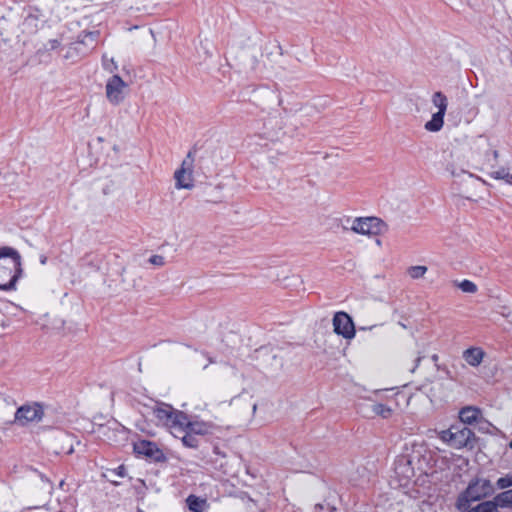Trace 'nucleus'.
Returning a JSON list of instances; mask_svg holds the SVG:
<instances>
[{
    "label": "nucleus",
    "mask_w": 512,
    "mask_h": 512,
    "mask_svg": "<svg viewBox=\"0 0 512 512\" xmlns=\"http://www.w3.org/2000/svg\"><path fill=\"white\" fill-rule=\"evenodd\" d=\"M421 360L422 356L420 353H405L400 357L399 366L402 370L414 373L418 368Z\"/></svg>",
    "instance_id": "obj_13"
},
{
    "label": "nucleus",
    "mask_w": 512,
    "mask_h": 512,
    "mask_svg": "<svg viewBox=\"0 0 512 512\" xmlns=\"http://www.w3.org/2000/svg\"><path fill=\"white\" fill-rule=\"evenodd\" d=\"M376 244H377L378 246H381V240H380V239H377V240H376Z\"/></svg>",
    "instance_id": "obj_35"
},
{
    "label": "nucleus",
    "mask_w": 512,
    "mask_h": 512,
    "mask_svg": "<svg viewBox=\"0 0 512 512\" xmlns=\"http://www.w3.org/2000/svg\"><path fill=\"white\" fill-rule=\"evenodd\" d=\"M259 52H260V48L256 44H254L252 47V53H251L253 58H256V56L259 54Z\"/></svg>",
    "instance_id": "obj_30"
},
{
    "label": "nucleus",
    "mask_w": 512,
    "mask_h": 512,
    "mask_svg": "<svg viewBox=\"0 0 512 512\" xmlns=\"http://www.w3.org/2000/svg\"><path fill=\"white\" fill-rule=\"evenodd\" d=\"M111 65H113L114 68H116V66L114 65V60L113 59H111Z\"/></svg>",
    "instance_id": "obj_36"
},
{
    "label": "nucleus",
    "mask_w": 512,
    "mask_h": 512,
    "mask_svg": "<svg viewBox=\"0 0 512 512\" xmlns=\"http://www.w3.org/2000/svg\"><path fill=\"white\" fill-rule=\"evenodd\" d=\"M105 68H106V69H108V70H110V71H112V68H111V67H110V65H108V64H105Z\"/></svg>",
    "instance_id": "obj_34"
},
{
    "label": "nucleus",
    "mask_w": 512,
    "mask_h": 512,
    "mask_svg": "<svg viewBox=\"0 0 512 512\" xmlns=\"http://www.w3.org/2000/svg\"><path fill=\"white\" fill-rule=\"evenodd\" d=\"M503 311H501L500 313L505 316V317H508L510 312L507 311L508 309L506 307H502Z\"/></svg>",
    "instance_id": "obj_31"
},
{
    "label": "nucleus",
    "mask_w": 512,
    "mask_h": 512,
    "mask_svg": "<svg viewBox=\"0 0 512 512\" xmlns=\"http://www.w3.org/2000/svg\"><path fill=\"white\" fill-rule=\"evenodd\" d=\"M444 116L440 112L433 113L431 119L425 123V129L429 132L440 131L444 125Z\"/></svg>",
    "instance_id": "obj_16"
},
{
    "label": "nucleus",
    "mask_w": 512,
    "mask_h": 512,
    "mask_svg": "<svg viewBox=\"0 0 512 512\" xmlns=\"http://www.w3.org/2000/svg\"><path fill=\"white\" fill-rule=\"evenodd\" d=\"M153 415L164 427L168 428L173 436H179L182 433L181 427L186 425V414L182 411L174 409L167 404L157 405L153 409Z\"/></svg>",
    "instance_id": "obj_3"
},
{
    "label": "nucleus",
    "mask_w": 512,
    "mask_h": 512,
    "mask_svg": "<svg viewBox=\"0 0 512 512\" xmlns=\"http://www.w3.org/2000/svg\"><path fill=\"white\" fill-rule=\"evenodd\" d=\"M509 447L512 449V439L511 442L509 443Z\"/></svg>",
    "instance_id": "obj_37"
},
{
    "label": "nucleus",
    "mask_w": 512,
    "mask_h": 512,
    "mask_svg": "<svg viewBox=\"0 0 512 512\" xmlns=\"http://www.w3.org/2000/svg\"><path fill=\"white\" fill-rule=\"evenodd\" d=\"M372 411L383 418H387L391 415V409L383 404H374Z\"/></svg>",
    "instance_id": "obj_25"
},
{
    "label": "nucleus",
    "mask_w": 512,
    "mask_h": 512,
    "mask_svg": "<svg viewBox=\"0 0 512 512\" xmlns=\"http://www.w3.org/2000/svg\"><path fill=\"white\" fill-rule=\"evenodd\" d=\"M454 285L461 289L462 292L475 294L478 291L477 285L470 280L454 281Z\"/></svg>",
    "instance_id": "obj_23"
},
{
    "label": "nucleus",
    "mask_w": 512,
    "mask_h": 512,
    "mask_svg": "<svg viewBox=\"0 0 512 512\" xmlns=\"http://www.w3.org/2000/svg\"><path fill=\"white\" fill-rule=\"evenodd\" d=\"M135 451L146 455L152 454L153 444L151 442L142 441L134 446Z\"/></svg>",
    "instance_id": "obj_24"
},
{
    "label": "nucleus",
    "mask_w": 512,
    "mask_h": 512,
    "mask_svg": "<svg viewBox=\"0 0 512 512\" xmlns=\"http://www.w3.org/2000/svg\"><path fill=\"white\" fill-rule=\"evenodd\" d=\"M432 105L437 109L436 112H440L441 114H446L448 107V99L447 97L440 91L433 93L431 97Z\"/></svg>",
    "instance_id": "obj_17"
},
{
    "label": "nucleus",
    "mask_w": 512,
    "mask_h": 512,
    "mask_svg": "<svg viewBox=\"0 0 512 512\" xmlns=\"http://www.w3.org/2000/svg\"><path fill=\"white\" fill-rule=\"evenodd\" d=\"M179 436H175L176 438H180L182 441V444L187 448H197L199 445V440L197 437L190 433V431L185 432H178Z\"/></svg>",
    "instance_id": "obj_20"
},
{
    "label": "nucleus",
    "mask_w": 512,
    "mask_h": 512,
    "mask_svg": "<svg viewBox=\"0 0 512 512\" xmlns=\"http://www.w3.org/2000/svg\"><path fill=\"white\" fill-rule=\"evenodd\" d=\"M480 416V410L473 406L464 407L459 412V418L463 424H473L478 421Z\"/></svg>",
    "instance_id": "obj_14"
},
{
    "label": "nucleus",
    "mask_w": 512,
    "mask_h": 512,
    "mask_svg": "<svg viewBox=\"0 0 512 512\" xmlns=\"http://www.w3.org/2000/svg\"><path fill=\"white\" fill-rule=\"evenodd\" d=\"M191 362L195 367L205 369L213 361L211 358H207L202 352L194 351L191 355Z\"/></svg>",
    "instance_id": "obj_19"
},
{
    "label": "nucleus",
    "mask_w": 512,
    "mask_h": 512,
    "mask_svg": "<svg viewBox=\"0 0 512 512\" xmlns=\"http://www.w3.org/2000/svg\"><path fill=\"white\" fill-rule=\"evenodd\" d=\"M48 45L51 50H54L60 46V41L58 39H53L49 41Z\"/></svg>",
    "instance_id": "obj_29"
},
{
    "label": "nucleus",
    "mask_w": 512,
    "mask_h": 512,
    "mask_svg": "<svg viewBox=\"0 0 512 512\" xmlns=\"http://www.w3.org/2000/svg\"><path fill=\"white\" fill-rule=\"evenodd\" d=\"M99 35L100 32L98 30L80 34L77 42L71 43L68 46L61 48L62 58L70 62L78 61L86 53V51L83 50L81 46L84 45L87 48H93Z\"/></svg>",
    "instance_id": "obj_6"
},
{
    "label": "nucleus",
    "mask_w": 512,
    "mask_h": 512,
    "mask_svg": "<svg viewBox=\"0 0 512 512\" xmlns=\"http://www.w3.org/2000/svg\"><path fill=\"white\" fill-rule=\"evenodd\" d=\"M181 430H183V432L190 431V433L194 434L195 436H205L212 433L213 424L198 419L191 421L186 415V425H183Z\"/></svg>",
    "instance_id": "obj_11"
},
{
    "label": "nucleus",
    "mask_w": 512,
    "mask_h": 512,
    "mask_svg": "<svg viewBox=\"0 0 512 512\" xmlns=\"http://www.w3.org/2000/svg\"><path fill=\"white\" fill-rule=\"evenodd\" d=\"M492 502L495 504L496 510L498 506L505 507L512 505V490L498 494Z\"/></svg>",
    "instance_id": "obj_21"
},
{
    "label": "nucleus",
    "mask_w": 512,
    "mask_h": 512,
    "mask_svg": "<svg viewBox=\"0 0 512 512\" xmlns=\"http://www.w3.org/2000/svg\"><path fill=\"white\" fill-rule=\"evenodd\" d=\"M43 410L38 404L24 405L15 413V421L20 425L41 420Z\"/></svg>",
    "instance_id": "obj_10"
},
{
    "label": "nucleus",
    "mask_w": 512,
    "mask_h": 512,
    "mask_svg": "<svg viewBox=\"0 0 512 512\" xmlns=\"http://www.w3.org/2000/svg\"><path fill=\"white\" fill-rule=\"evenodd\" d=\"M438 437L455 449L469 446L474 440V432L462 425H452L449 429L437 432Z\"/></svg>",
    "instance_id": "obj_5"
},
{
    "label": "nucleus",
    "mask_w": 512,
    "mask_h": 512,
    "mask_svg": "<svg viewBox=\"0 0 512 512\" xmlns=\"http://www.w3.org/2000/svg\"><path fill=\"white\" fill-rule=\"evenodd\" d=\"M21 256L13 248H0V289L11 290L21 276Z\"/></svg>",
    "instance_id": "obj_1"
},
{
    "label": "nucleus",
    "mask_w": 512,
    "mask_h": 512,
    "mask_svg": "<svg viewBox=\"0 0 512 512\" xmlns=\"http://www.w3.org/2000/svg\"><path fill=\"white\" fill-rule=\"evenodd\" d=\"M428 268L424 265L410 266L407 269V275L414 280L421 279L427 273Z\"/></svg>",
    "instance_id": "obj_22"
},
{
    "label": "nucleus",
    "mask_w": 512,
    "mask_h": 512,
    "mask_svg": "<svg viewBox=\"0 0 512 512\" xmlns=\"http://www.w3.org/2000/svg\"><path fill=\"white\" fill-rule=\"evenodd\" d=\"M469 512H496L495 504L493 502H482Z\"/></svg>",
    "instance_id": "obj_26"
},
{
    "label": "nucleus",
    "mask_w": 512,
    "mask_h": 512,
    "mask_svg": "<svg viewBox=\"0 0 512 512\" xmlns=\"http://www.w3.org/2000/svg\"><path fill=\"white\" fill-rule=\"evenodd\" d=\"M123 471H124V467H123V466H120V467H119V472H118L119 476H121V477H123V476H124Z\"/></svg>",
    "instance_id": "obj_32"
},
{
    "label": "nucleus",
    "mask_w": 512,
    "mask_h": 512,
    "mask_svg": "<svg viewBox=\"0 0 512 512\" xmlns=\"http://www.w3.org/2000/svg\"><path fill=\"white\" fill-rule=\"evenodd\" d=\"M186 503L193 512H204L209 506L206 499L194 495L188 496Z\"/></svg>",
    "instance_id": "obj_15"
},
{
    "label": "nucleus",
    "mask_w": 512,
    "mask_h": 512,
    "mask_svg": "<svg viewBox=\"0 0 512 512\" xmlns=\"http://www.w3.org/2000/svg\"><path fill=\"white\" fill-rule=\"evenodd\" d=\"M431 359H432L433 362L436 363L438 361V355L437 354L432 355Z\"/></svg>",
    "instance_id": "obj_33"
},
{
    "label": "nucleus",
    "mask_w": 512,
    "mask_h": 512,
    "mask_svg": "<svg viewBox=\"0 0 512 512\" xmlns=\"http://www.w3.org/2000/svg\"><path fill=\"white\" fill-rule=\"evenodd\" d=\"M497 486L499 489H504L512 486V475H506L504 477L499 478L497 481Z\"/></svg>",
    "instance_id": "obj_27"
},
{
    "label": "nucleus",
    "mask_w": 512,
    "mask_h": 512,
    "mask_svg": "<svg viewBox=\"0 0 512 512\" xmlns=\"http://www.w3.org/2000/svg\"><path fill=\"white\" fill-rule=\"evenodd\" d=\"M342 228L367 237L378 236L386 230L384 222L377 217H348L342 223Z\"/></svg>",
    "instance_id": "obj_2"
},
{
    "label": "nucleus",
    "mask_w": 512,
    "mask_h": 512,
    "mask_svg": "<svg viewBox=\"0 0 512 512\" xmlns=\"http://www.w3.org/2000/svg\"><path fill=\"white\" fill-rule=\"evenodd\" d=\"M493 493V486L487 479L477 478L472 481L466 490L458 497L456 507L465 511L471 502L478 501Z\"/></svg>",
    "instance_id": "obj_4"
},
{
    "label": "nucleus",
    "mask_w": 512,
    "mask_h": 512,
    "mask_svg": "<svg viewBox=\"0 0 512 512\" xmlns=\"http://www.w3.org/2000/svg\"><path fill=\"white\" fill-rule=\"evenodd\" d=\"M193 158L189 153L187 157L183 160L180 168H178L174 173L175 179V187L177 189H187L190 190L194 187V179H193Z\"/></svg>",
    "instance_id": "obj_8"
},
{
    "label": "nucleus",
    "mask_w": 512,
    "mask_h": 512,
    "mask_svg": "<svg viewBox=\"0 0 512 512\" xmlns=\"http://www.w3.org/2000/svg\"><path fill=\"white\" fill-rule=\"evenodd\" d=\"M490 176L496 180H503L507 184L512 185V170L507 167H500L499 169L490 173Z\"/></svg>",
    "instance_id": "obj_18"
},
{
    "label": "nucleus",
    "mask_w": 512,
    "mask_h": 512,
    "mask_svg": "<svg viewBox=\"0 0 512 512\" xmlns=\"http://www.w3.org/2000/svg\"><path fill=\"white\" fill-rule=\"evenodd\" d=\"M485 355L482 348L470 347L463 351L462 357L469 366L478 367L482 363Z\"/></svg>",
    "instance_id": "obj_12"
},
{
    "label": "nucleus",
    "mask_w": 512,
    "mask_h": 512,
    "mask_svg": "<svg viewBox=\"0 0 512 512\" xmlns=\"http://www.w3.org/2000/svg\"><path fill=\"white\" fill-rule=\"evenodd\" d=\"M106 98L112 105H120L128 94V84L118 75L107 80L105 86Z\"/></svg>",
    "instance_id": "obj_7"
},
{
    "label": "nucleus",
    "mask_w": 512,
    "mask_h": 512,
    "mask_svg": "<svg viewBox=\"0 0 512 512\" xmlns=\"http://www.w3.org/2000/svg\"><path fill=\"white\" fill-rule=\"evenodd\" d=\"M148 261L150 264L158 267H161L165 264V258L161 255H153L149 258Z\"/></svg>",
    "instance_id": "obj_28"
},
{
    "label": "nucleus",
    "mask_w": 512,
    "mask_h": 512,
    "mask_svg": "<svg viewBox=\"0 0 512 512\" xmlns=\"http://www.w3.org/2000/svg\"><path fill=\"white\" fill-rule=\"evenodd\" d=\"M332 324L333 331L344 339L351 340L355 337L354 322L346 312H336L333 316Z\"/></svg>",
    "instance_id": "obj_9"
}]
</instances>
